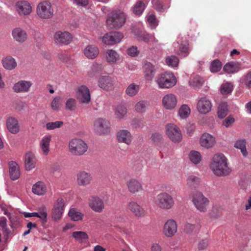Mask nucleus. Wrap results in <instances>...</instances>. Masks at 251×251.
<instances>
[{"label":"nucleus","mask_w":251,"mask_h":251,"mask_svg":"<svg viewBox=\"0 0 251 251\" xmlns=\"http://www.w3.org/2000/svg\"><path fill=\"white\" fill-rule=\"evenodd\" d=\"M210 168L214 174L217 176H226L230 173L228 166L227 159L222 153L216 154L213 157Z\"/></svg>","instance_id":"obj_1"},{"label":"nucleus","mask_w":251,"mask_h":251,"mask_svg":"<svg viewBox=\"0 0 251 251\" xmlns=\"http://www.w3.org/2000/svg\"><path fill=\"white\" fill-rule=\"evenodd\" d=\"M126 16L124 12L120 10L113 12L106 20L107 26L109 29L119 28L125 24Z\"/></svg>","instance_id":"obj_2"},{"label":"nucleus","mask_w":251,"mask_h":251,"mask_svg":"<svg viewBox=\"0 0 251 251\" xmlns=\"http://www.w3.org/2000/svg\"><path fill=\"white\" fill-rule=\"evenodd\" d=\"M87 144L80 139L74 138L69 142V151L74 155H82L87 151Z\"/></svg>","instance_id":"obj_3"},{"label":"nucleus","mask_w":251,"mask_h":251,"mask_svg":"<svg viewBox=\"0 0 251 251\" xmlns=\"http://www.w3.org/2000/svg\"><path fill=\"white\" fill-rule=\"evenodd\" d=\"M154 203L161 209H171L174 204L172 197L166 192H162L154 198Z\"/></svg>","instance_id":"obj_4"},{"label":"nucleus","mask_w":251,"mask_h":251,"mask_svg":"<svg viewBox=\"0 0 251 251\" xmlns=\"http://www.w3.org/2000/svg\"><path fill=\"white\" fill-rule=\"evenodd\" d=\"M155 81L160 88H170L176 85V79L173 74L165 73L159 75Z\"/></svg>","instance_id":"obj_5"},{"label":"nucleus","mask_w":251,"mask_h":251,"mask_svg":"<svg viewBox=\"0 0 251 251\" xmlns=\"http://www.w3.org/2000/svg\"><path fill=\"white\" fill-rule=\"evenodd\" d=\"M53 9L51 3L47 1L40 2L36 7L37 15L42 19H48L53 16Z\"/></svg>","instance_id":"obj_6"},{"label":"nucleus","mask_w":251,"mask_h":251,"mask_svg":"<svg viewBox=\"0 0 251 251\" xmlns=\"http://www.w3.org/2000/svg\"><path fill=\"white\" fill-rule=\"evenodd\" d=\"M192 202L196 209L201 212H205L209 204V201L202 193L196 192L193 194Z\"/></svg>","instance_id":"obj_7"},{"label":"nucleus","mask_w":251,"mask_h":251,"mask_svg":"<svg viewBox=\"0 0 251 251\" xmlns=\"http://www.w3.org/2000/svg\"><path fill=\"white\" fill-rule=\"evenodd\" d=\"M72 35L66 31L58 30L53 35V41L57 45H67L72 41Z\"/></svg>","instance_id":"obj_8"},{"label":"nucleus","mask_w":251,"mask_h":251,"mask_svg":"<svg viewBox=\"0 0 251 251\" xmlns=\"http://www.w3.org/2000/svg\"><path fill=\"white\" fill-rule=\"evenodd\" d=\"M94 128L99 134H107L110 131V122L105 119L98 118L94 122Z\"/></svg>","instance_id":"obj_9"},{"label":"nucleus","mask_w":251,"mask_h":251,"mask_svg":"<svg viewBox=\"0 0 251 251\" xmlns=\"http://www.w3.org/2000/svg\"><path fill=\"white\" fill-rule=\"evenodd\" d=\"M166 134L169 139L174 142H179L182 139V134L179 128L175 125L168 124L166 127Z\"/></svg>","instance_id":"obj_10"},{"label":"nucleus","mask_w":251,"mask_h":251,"mask_svg":"<svg viewBox=\"0 0 251 251\" xmlns=\"http://www.w3.org/2000/svg\"><path fill=\"white\" fill-rule=\"evenodd\" d=\"M15 9L18 14L20 16L29 15L32 10L30 3L25 0H21L17 1L15 4Z\"/></svg>","instance_id":"obj_11"},{"label":"nucleus","mask_w":251,"mask_h":251,"mask_svg":"<svg viewBox=\"0 0 251 251\" xmlns=\"http://www.w3.org/2000/svg\"><path fill=\"white\" fill-rule=\"evenodd\" d=\"M124 36L120 32H110L101 37L102 43L108 46H111L119 43Z\"/></svg>","instance_id":"obj_12"},{"label":"nucleus","mask_w":251,"mask_h":251,"mask_svg":"<svg viewBox=\"0 0 251 251\" xmlns=\"http://www.w3.org/2000/svg\"><path fill=\"white\" fill-rule=\"evenodd\" d=\"M11 35L14 41L20 44L25 43L28 39L25 30L20 27L14 28L11 31Z\"/></svg>","instance_id":"obj_13"},{"label":"nucleus","mask_w":251,"mask_h":251,"mask_svg":"<svg viewBox=\"0 0 251 251\" xmlns=\"http://www.w3.org/2000/svg\"><path fill=\"white\" fill-rule=\"evenodd\" d=\"M88 204L90 208L95 212L100 213L104 208L102 200L96 196H92L89 198Z\"/></svg>","instance_id":"obj_14"},{"label":"nucleus","mask_w":251,"mask_h":251,"mask_svg":"<svg viewBox=\"0 0 251 251\" xmlns=\"http://www.w3.org/2000/svg\"><path fill=\"white\" fill-rule=\"evenodd\" d=\"M77 99L82 103L88 104L91 100V95L89 88L85 85L78 87L76 92Z\"/></svg>","instance_id":"obj_15"},{"label":"nucleus","mask_w":251,"mask_h":251,"mask_svg":"<svg viewBox=\"0 0 251 251\" xmlns=\"http://www.w3.org/2000/svg\"><path fill=\"white\" fill-rule=\"evenodd\" d=\"M177 225L173 219L167 220L164 225L163 232L167 237H172L176 233Z\"/></svg>","instance_id":"obj_16"},{"label":"nucleus","mask_w":251,"mask_h":251,"mask_svg":"<svg viewBox=\"0 0 251 251\" xmlns=\"http://www.w3.org/2000/svg\"><path fill=\"white\" fill-rule=\"evenodd\" d=\"M76 177V183L80 186L88 185L92 180L91 174L84 171H81L78 172Z\"/></svg>","instance_id":"obj_17"},{"label":"nucleus","mask_w":251,"mask_h":251,"mask_svg":"<svg viewBox=\"0 0 251 251\" xmlns=\"http://www.w3.org/2000/svg\"><path fill=\"white\" fill-rule=\"evenodd\" d=\"M98 84L100 87L106 91H110L115 87L113 78L108 76H102L99 78Z\"/></svg>","instance_id":"obj_18"},{"label":"nucleus","mask_w":251,"mask_h":251,"mask_svg":"<svg viewBox=\"0 0 251 251\" xmlns=\"http://www.w3.org/2000/svg\"><path fill=\"white\" fill-rule=\"evenodd\" d=\"M177 98L176 95L169 94L165 95L162 99V105L167 109H174L177 104Z\"/></svg>","instance_id":"obj_19"},{"label":"nucleus","mask_w":251,"mask_h":251,"mask_svg":"<svg viewBox=\"0 0 251 251\" xmlns=\"http://www.w3.org/2000/svg\"><path fill=\"white\" fill-rule=\"evenodd\" d=\"M212 104L211 101L206 98H201L197 103V109L201 114L208 113L211 109Z\"/></svg>","instance_id":"obj_20"},{"label":"nucleus","mask_w":251,"mask_h":251,"mask_svg":"<svg viewBox=\"0 0 251 251\" xmlns=\"http://www.w3.org/2000/svg\"><path fill=\"white\" fill-rule=\"evenodd\" d=\"M31 85L30 81L20 80L14 84L12 89L16 93H25L29 91Z\"/></svg>","instance_id":"obj_21"},{"label":"nucleus","mask_w":251,"mask_h":251,"mask_svg":"<svg viewBox=\"0 0 251 251\" xmlns=\"http://www.w3.org/2000/svg\"><path fill=\"white\" fill-rule=\"evenodd\" d=\"M1 64L3 68L8 71L13 70L17 67L16 59L10 55L3 57L1 59Z\"/></svg>","instance_id":"obj_22"},{"label":"nucleus","mask_w":251,"mask_h":251,"mask_svg":"<svg viewBox=\"0 0 251 251\" xmlns=\"http://www.w3.org/2000/svg\"><path fill=\"white\" fill-rule=\"evenodd\" d=\"M8 130L12 134H17L20 131V125L17 119L10 117L7 118L6 122Z\"/></svg>","instance_id":"obj_23"},{"label":"nucleus","mask_w":251,"mask_h":251,"mask_svg":"<svg viewBox=\"0 0 251 251\" xmlns=\"http://www.w3.org/2000/svg\"><path fill=\"white\" fill-rule=\"evenodd\" d=\"M36 164L35 154L30 151L27 152L25 157V167L26 171H30L34 169Z\"/></svg>","instance_id":"obj_24"},{"label":"nucleus","mask_w":251,"mask_h":251,"mask_svg":"<svg viewBox=\"0 0 251 251\" xmlns=\"http://www.w3.org/2000/svg\"><path fill=\"white\" fill-rule=\"evenodd\" d=\"M215 143V138L207 133L203 134L200 138L201 145L207 149L212 147Z\"/></svg>","instance_id":"obj_25"},{"label":"nucleus","mask_w":251,"mask_h":251,"mask_svg":"<svg viewBox=\"0 0 251 251\" xmlns=\"http://www.w3.org/2000/svg\"><path fill=\"white\" fill-rule=\"evenodd\" d=\"M104 57L106 61L109 64H114L120 59V55L113 50H107L104 52Z\"/></svg>","instance_id":"obj_26"},{"label":"nucleus","mask_w":251,"mask_h":251,"mask_svg":"<svg viewBox=\"0 0 251 251\" xmlns=\"http://www.w3.org/2000/svg\"><path fill=\"white\" fill-rule=\"evenodd\" d=\"M99 49L95 45H88L84 50L83 52L85 56L89 59H95L99 54Z\"/></svg>","instance_id":"obj_27"},{"label":"nucleus","mask_w":251,"mask_h":251,"mask_svg":"<svg viewBox=\"0 0 251 251\" xmlns=\"http://www.w3.org/2000/svg\"><path fill=\"white\" fill-rule=\"evenodd\" d=\"M145 77L147 80H151L156 72L155 66L150 62H146L143 66Z\"/></svg>","instance_id":"obj_28"},{"label":"nucleus","mask_w":251,"mask_h":251,"mask_svg":"<svg viewBox=\"0 0 251 251\" xmlns=\"http://www.w3.org/2000/svg\"><path fill=\"white\" fill-rule=\"evenodd\" d=\"M51 141V136H45L40 142V148L42 151V154L47 156L50 152V146Z\"/></svg>","instance_id":"obj_29"},{"label":"nucleus","mask_w":251,"mask_h":251,"mask_svg":"<svg viewBox=\"0 0 251 251\" xmlns=\"http://www.w3.org/2000/svg\"><path fill=\"white\" fill-rule=\"evenodd\" d=\"M128 191L135 194L143 191V187L141 183L137 180L132 179L130 180L127 184Z\"/></svg>","instance_id":"obj_30"},{"label":"nucleus","mask_w":251,"mask_h":251,"mask_svg":"<svg viewBox=\"0 0 251 251\" xmlns=\"http://www.w3.org/2000/svg\"><path fill=\"white\" fill-rule=\"evenodd\" d=\"M128 207L136 217H141L145 215V211L144 209L136 202H129Z\"/></svg>","instance_id":"obj_31"},{"label":"nucleus","mask_w":251,"mask_h":251,"mask_svg":"<svg viewBox=\"0 0 251 251\" xmlns=\"http://www.w3.org/2000/svg\"><path fill=\"white\" fill-rule=\"evenodd\" d=\"M10 176L11 179L16 180L19 178L20 172L19 166L15 162L11 161L9 163Z\"/></svg>","instance_id":"obj_32"},{"label":"nucleus","mask_w":251,"mask_h":251,"mask_svg":"<svg viewBox=\"0 0 251 251\" xmlns=\"http://www.w3.org/2000/svg\"><path fill=\"white\" fill-rule=\"evenodd\" d=\"M32 192L37 195H44L47 192V187L43 181H38L32 186Z\"/></svg>","instance_id":"obj_33"},{"label":"nucleus","mask_w":251,"mask_h":251,"mask_svg":"<svg viewBox=\"0 0 251 251\" xmlns=\"http://www.w3.org/2000/svg\"><path fill=\"white\" fill-rule=\"evenodd\" d=\"M200 178L195 175L189 176L186 179V184L191 188H196L198 187L200 185Z\"/></svg>","instance_id":"obj_34"},{"label":"nucleus","mask_w":251,"mask_h":251,"mask_svg":"<svg viewBox=\"0 0 251 251\" xmlns=\"http://www.w3.org/2000/svg\"><path fill=\"white\" fill-rule=\"evenodd\" d=\"M193 221L196 222V219L194 217L190 219L189 222H187L184 225L183 230L184 232L188 234H191L194 232L196 226L195 223H192Z\"/></svg>","instance_id":"obj_35"},{"label":"nucleus","mask_w":251,"mask_h":251,"mask_svg":"<svg viewBox=\"0 0 251 251\" xmlns=\"http://www.w3.org/2000/svg\"><path fill=\"white\" fill-rule=\"evenodd\" d=\"M239 69V64L234 62L227 63L224 67V70L227 73H234L238 72Z\"/></svg>","instance_id":"obj_36"},{"label":"nucleus","mask_w":251,"mask_h":251,"mask_svg":"<svg viewBox=\"0 0 251 251\" xmlns=\"http://www.w3.org/2000/svg\"><path fill=\"white\" fill-rule=\"evenodd\" d=\"M68 215L71 220L74 221L81 220L83 217V214L81 213L79 210L75 208L70 209L68 213Z\"/></svg>","instance_id":"obj_37"},{"label":"nucleus","mask_w":251,"mask_h":251,"mask_svg":"<svg viewBox=\"0 0 251 251\" xmlns=\"http://www.w3.org/2000/svg\"><path fill=\"white\" fill-rule=\"evenodd\" d=\"M126 114L125 103H122L118 104L115 108V115L117 118L119 120L124 118Z\"/></svg>","instance_id":"obj_38"},{"label":"nucleus","mask_w":251,"mask_h":251,"mask_svg":"<svg viewBox=\"0 0 251 251\" xmlns=\"http://www.w3.org/2000/svg\"><path fill=\"white\" fill-rule=\"evenodd\" d=\"M234 147L237 149H240L244 156H246L248 155V153L246 150V142L245 140L240 139L237 140L234 144Z\"/></svg>","instance_id":"obj_39"},{"label":"nucleus","mask_w":251,"mask_h":251,"mask_svg":"<svg viewBox=\"0 0 251 251\" xmlns=\"http://www.w3.org/2000/svg\"><path fill=\"white\" fill-rule=\"evenodd\" d=\"M177 53L179 56L185 57L189 54V44L186 42L182 43L179 47V49L177 51Z\"/></svg>","instance_id":"obj_40"},{"label":"nucleus","mask_w":251,"mask_h":251,"mask_svg":"<svg viewBox=\"0 0 251 251\" xmlns=\"http://www.w3.org/2000/svg\"><path fill=\"white\" fill-rule=\"evenodd\" d=\"M149 103L148 101L141 100L138 102L135 105V108L137 112L139 113H144L146 112L148 108Z\"/></svg>","instance_id":"obj_41"},{"label":"nucleus","mask_w":251,"mask_h":251,"mask_svg":"<svg viewBox=\"0 0 251 251\" xmlns=\"http://www.w3.org/2000/svg\"><path fill=\"white\" fill-rule=\"evenodd\" d=\"M189 157L190 161L194 164H199L201 160L200 153L195 151H192L190 152Z\"/></svg>","instance_id":"obj_42"},{"label":"nucleus","mask_w":251,"mask_h":251,"mask_svg":"<svg viewBox=\"0 0 251 251\" xmlns=\"http://www.w3.org/2000/svg\"><path fill=\"white\" fill-rule=\"evenodd\" d=\"M191 110L188 105L183 104L179 108L178 114L179 116L182 119L187 118L190 114Z\"/></svg>","instance_id":"obj_43"},{"label":"nucleus","mask_w":251,"mask_h":251,"mask_svg":"<svg viewBox=\"0 0 251 251\" xmlns=\"http://www.w3.org/2000/svg\"><path fill=\"white\" fill-rule=\"evenodd\" d=\"M72 237L80 242H83L88 238L87 234L84 231H75L72 233Z\"/></svg>","instance_id":"obj_44"},{"label":"nucleus","mask_w":251,"mask_h":251,"mask_svg":"<svg viewBox=\"0 0 251 251\" xmlns=\"http://www.w3.org/2000/svg\"><path fill=\"white\" fill-rule=\"evenodd\" d=\"M222 210V208L220 205H214L209 212L210 217L213 219H217L220 215Z\"/></svg>","instance_id":"obj_45"},{"label":"nucleus","mask_w":251,"mask_h":251,"mask_svg":"<svg viewBox=\"0 0 251 251\" xmlns=\"http://www.w3.org/2000/svg\"><path fill=\"white\" fill-rule=\"evenodd\" d=\"M227 113V106L226 102L221 103L218 107V115L220 118H224Z\"/></svg>","instance_id":"obj_46"},{"label":"nucleus","mask_w":251,"mask_h":251,"mask_svg":"<svg viewBox=\"0 0 251 251\" xmlns=\"http://www.w3.org/2000/svg\"><path fill=\"white\" fill-rule=\"evenodd\" d=\"M233 90V85L231 83L226 82L221 86L220 91L223 95H227Z\"/></svg>","instance_id":"obj_47"},{"label":"nucleus","mask_w":251,"mask_h":251,"mask_svg":"<svg viewBox=\"0 0 251 251\" xmlns=\"http://www.w3.org/2000/svg\"><path fill=\"white\" fill-rule=\"evenodd\" d=\"M76 106V100L74 98H69L65 102V108L72 111L75 110Z\"/></svg>","instance_id":"obj_48"},{"label":"nucleus","mask_w":251,"mask_h":251,"mask_svg":"<svg viewBox=\"0 0 251 251\" xmlns=\"http://www.w3.org/2000/svg\"><path fill=\"white\" fill-rule=\"evenodd\" d=\"M63 124V122L61 121L49 122L46 124V128L49 130H53L61 127Z\"/></svg>","instance_id":"obj_49"},{"label":"nucleus","mask_w":251,"mask_h":251,"mask_svg":"<svg viewBox=\"0 0 251 251\" xmlns=\"http://www.w3.org/2000/svg\"><path fill=\"white\" fill-rule=\"evenodd\" d=\"M139 90V85L131 84L126 88V94L130 96H134L136 95Z\"/></svg>","instance_id":"obj_50"},{"label":"nucleus","mask_w":251,"mask_h":251,"mask_svg":"<svg viewBox=\"0 0 251 251\" xmlns=\"http://www.w3.org/2000/svg\"><path fill=\"white\" fill-rule=\"evenodd\" d=\"M145 7V4L143 2L139 1L136 3V5L133 7V12L136 15H139L142 13Z\"/></svg>","instance_id":"obj_51"},{"label":"nucleus","mask_w":251,"mask_h":251,"mask_svg":"<svg viewBox=\"0 0 251 251\" xmlns=\"http://www.w3.org/2000/svg\"><path fill=\"white\" fill-rule=\"evenodd\" d=\"M166 62L169 66L176 67L178 64L179 60L176 56L171 55L166 58Z\"/></svg>","instance_id":"obj_52"},{"label":"nucleus","mask_w":251,"mask_h":251,"mask_svg":"<svg viewBox=\"0 0 251 251\" xmlns=\"http://www.w3.org/2000/svg\"><path fill=\"white\" fill-rule=\"evenodd\" d=\"M222 68V63L218 59H215L212 62L210 65V71L212 72H219Z\"/></svg>","instance_id":"obj_53"},{"label":"nucleus","mask_w":251,"mask_h":251,"mask_svg":"<svg viewBox=\"0 0 251 251\" xmlns=\"http://www.w3.org/2000/svg\"><path fill=\"white\" fill-rule=\"evenodd\" d=\"M63 212V211L53 207L51 214L52 218L55 221L59 220L62 217Z\"/></svg>","instance_id":"obj_54"},{"label":"nucleus","mask_w":251,"mask_h":251,"mask_svg":"<svg viewBox=\"0 0 251 251\" xmlns=\"http://www.w3.org/2000/svg\"><path fill=\"white\" fill-rule=\"evenodd\" d=\"M38 216L37 217L39 218L44 223L47 222V212L46 208L45 207H41L39 209V212H37Z\"/></svg>","instance_id":"obj_55"},{"label":"nucleus","mask_w":251,"mask_h":251,"mask_svg":"<svg viewBox=\"0 0 251 251\" xmlns=\"http://www.w3.org/2000/svg\"><path fill=\"white\" fill-rule=\"evenodd\" d=\"M61 98L60 97H55L51 102V107L54 111H58L61 106Z\"/></svg>","instance_id":"obj_56"},{"label":"nucleus","mask_w":251,"mask_h":251,"mask_svg":"<svg viewBox=\"0 0 251 251\" xmlns=\"http://www.w3.org/2000/svg\"><path fill=\"white\" fill-rule=\"evenodd\" d=\"M102 70V65L97 63H93L91 66L90 70L88 72L90 75L94 73H98Z\"/></svg>","instance_id":"obj_57"},{"label":"nucleus","mask_w":251,"mask_h":251,"mask_svg":"<svg viewBox=\"0 0 251 251\" xmlns=\"http://www.w3.org/2000/svg\"><path fill=\"white\" fill-rule=\"evenodd\" d=\"M139 38L140 40H141L146 43H148L154 38V36L148 34L146 31L143 30Z\"/></svg>","instance_id":"obj_58"},{"label":"nucleus","mask_w":251,"mask_h":251,"mask_svg":"<svg viewBox=\"0 0 251 251\" xmlns=\"http://www.w3.org/2000/svg\"><path fill=\"white\" fill-rule=\"evenodd\" d=\"M147 21L152 28H155L157 25V19L155 15L151 14L147 17Z\"/></svg>","instance_id":"obj_59"},{"label":"nucleus","mask_w":251,"mask_h":251,"mask_svg":"<svg viewBox=\"0 0 251 251\" xmlns=\"http://www.w3.org/2000/svg\"><path fill=\"white\" fill-rule=\"evenodd\" d=\"M152 3L154 9L157 11L159 12H163L164 11L163 3L161 0H152Z\"/></svg>","instance_id":"obj_60"},{"label":"nucleus","mask_w":251,"mask_h":251,"mask_svg":"<svg viewBox=\"0 0 251 251\" xmlns=\"http://www.w3.org/2000/svg\"><path fill=\"white\" fill-rule=\"evenodd\" d=\"M116 136L119 143H126V130H119L117 132Z\"/></svg>","instance_id":"obj_61"},{"label":"nucleus","mask_w":251,"mask_h":251,"mask_svg":"<svg viewBox=\"0 0 251 251\" xmlns=\"http://www.w3.org/2000/svg\"><path fill=\"white\" fill-rule=\"evenodd\" d=\"M65 206V201L62 198H59L57 199L54 205V208L58 209L64 211Z\"/></svg>","instance_id":"obj_62"},{"label":"nucleus","mask_w":251,"mask_h":251,"mask_svg":"<svg viewBox=\"0 0 251 251\" xmlns=\"http://www.w3.org/2000/svg\"><path fill=\"white\" fill-rule=\"evenodd\" d=\"M128 54L132 57H135L138 55L139 50L137 47L136 46H132L128 49L127 50Z\"/></svg>","instance_id":"obj_63"},{"label":"nucleus","mask_w":251,"mask_h":251,"mask_svg":"<svg viewBox=\"0 0 251 251\" xmlns=\"http://www.w3.org/2000/svg\"><path fill=\"white\" fill-rule=\"evenodd\" d=\"M244 82L247 87L251 88V72L246 75Z\"/></svg>","instance_id":"obj_64"}]
</instances>
